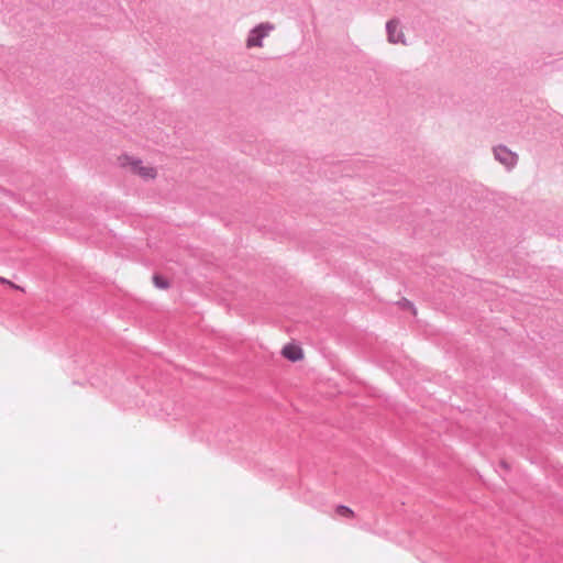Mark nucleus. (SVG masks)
Here are the masks:
<instances>
[{
	"label": "nucleus",
	"mask_w": 563,
	"mask_h": 563,
	"mask_svg": "<svg viewBox=\"0 0 563 563\" xmlns=\"http://www.w3.org/2000/svg\"><path fill=\"white\" fill-rule=\"evenodd\" d=\"M273 29H274V26L272 24H268V23L260 24L258 26H256L255 29H253L250 32L249 37L246 40V46L249 48L262 47L263 38L266 37Z\"/></svg>",
	"instance_id": "f03ea898"
},
{
	"label": "nucleus",
	"mask_w": 563,
	"mask_h": 563,
	"mask_svg": "<svg viewBox=\"0 0 563 563\" xmlns=\"http://www.w3.org/2000/svg\"><path fill=\"white\" fill-rule=\"evenodd\" d=\"M282 355L291 362H297L302 360L303 352L300 346L289 343L283 347Z\"/></svg>",
	"instance_id": "20e7f679"
},
{
	"label": "nucleus",
	"mask_w": 563,
	"mask_h": 563,
	"mask_svg": "<svg viewBox=\"0 0 563 563\" xmlns=\"http://www.w3.org/2000/svg\"><path fill=\"white\" fill-rule=\"evenodd\" d=\"M115 161L118 167L143 181H155L158 178V167L136 155L122 153L117 156Z\"/></svg>",
	"instance_id": "f257e3e1"
},
{
	"label": "nucleus",
	"mask_w": 563,
	"mask_h": 563,
	"mask_svg": "<svg viewBox=\"0 0 563 563\" xmlns=\"http://www.w3.org/2000/svg\"><path fill=\"white\" fill-rule=\"evenodd\" d=\"M495 158L505 165L507 168H512L518 161L517 154L511 152L505 146H497L494 148Z\"/></svg>",
	"instance_id": "7ed1b4c3"
},
{
	"label": "nucleus",
	"mask_w": 563,
	"mask_h": 563,
	"mask_svg": "<svg viewBox=\"0 0 563 563\" xmlns=\"http://www.w3.org/2000/svg\"><path fill=\"white\" fill-rule=\"evenodd\" d=\"M0 283H2V284H7V285H9L10 287H12V288H14V289L23 290V288H22V287H20V286H18V285L13 284L12 282H10V280H8V279H5V278H3V277H0Z\"/></svg>",
	"instance_id": "6e6552de"
},
{
	"label": "nucleus",
	"mask_w": 563,
	"mask_h": 563,
	"mask_svg": "<svg viewBox=\"0 0 563 563\" xmlns=\"http://www.w3.org/2000/svg\"><path fill=\"white\" fill-rule=\"evenodd\" d=\"M335 512L340 517L350 518V519L354 518V516H355L354 511L346 506H338L335 508Z\"/></svg>",
	"instance_id": "423d86ee"
},
{
	"label": "nucleus",
	"mask_w": 563,
	"mask_h": 563,
	"mask_svg": "<svg viewBox=\"0 0 563 563\" xmlns=\"http://www.w3.org/2000/svg\"><path fill=\"white\" fill-rule=\"evenodd\" d=\"M387 33L390 43H404V34L399 30L398 23L396 21H389L387 23Z\"/></svg>",
	"instance_id": "39448f33"
},
{
	"label": "nucleus",
	"mask_w": 563,
	"mask_h": 563,
	"mask_svg": "<svg viewBox=\"0 0 563 563\" xmlns=\"http://www.w3.org/2000/svg\"><path fill=\"white\" fill-rule=\"evenodd\" d=\"M153 284L159 289H167L169 287V282L161 275L153 276Z\"/></svg>",
	"instance_id": "0eeeda50"
}]
</instances>
